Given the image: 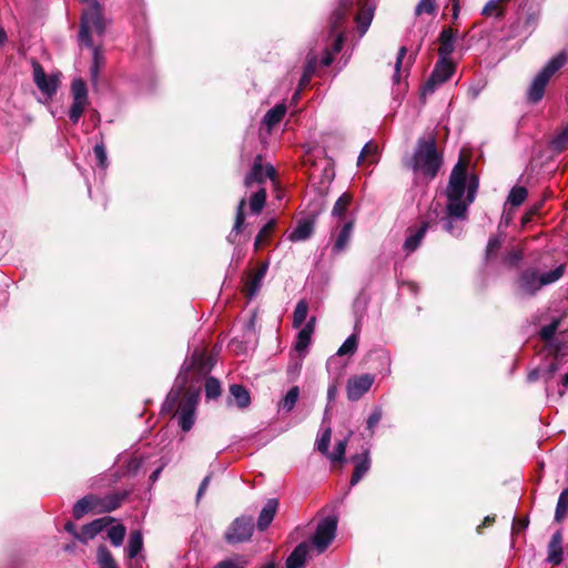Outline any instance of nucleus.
<instances>
[{
  "label": "nucleus",
  "mask_w": 568,
  "mask_h": 568,
  "mask_svg": "<svg viewBox=\"0 0 568 568\" xmlns=\"http://www.w3.org/2000/svg\"><path fill=\"white\" fill-rule=\"evenodd\" d=\"M310 546L307 542L298 544L286 560L287 568H303L308 555Z\"/></svg>",
  "instance_id": "nucleus-27"
},
{
  "label": "nucleus",
  "mask_w": 568,
  "mask_h": 568,
  "mask_svg": "<svg viewBox=\"0 0 568 568\" xmlns=\"http://www.w3.org/2000/svg\"><path fill=\"white\" fill-rule=\"evenodd\" d=\"M71 95L72 104L69 110V119L73 124H77L89 103L87 84L82 79L72 81Z\"/></svg>",
  "instance_id": "nucleus-8"
},
{
  "label": "nucleus",
  "mask_w": 568,
  "mask_h": 568,
  "mask_svg": "<svg viewBox=\"0 0 568 568\" xmlns=\"http://www.w3.org/2000/svg\"><path fill=\"white\" fill-rule=\"evenodd\" d=\"M558 325H559V321L555 320L550 324L544 326L540 329L539 335H540L541 341L544 342L542 352H546L549 349L550 343H560V342L565 341L564 336H556V331L558 328Z\"/></svg>",
  "instance_id": "nucleus-28"
},
{
  "label": "nucleus",
  "mask_w": 568,
  "mask_h": 568,
  "mask_svg": "<svg viewBox=\"0 0 568 568\" xmlns=\"http://www.w3.org/2000/svg\"><path fill=\"white\" fill-rule=\"evenodd\" d=\"M285 113V104H276L274 108L266 112L263 121L268 129H272L283 120Z\"/></svg>",
  "instance_id": "nucleus-33"
},
{
  "label": "nucleus",
  "mask_w": 568,
  "mask_h": 568,
  "mask_svg": "<svg viewBox=\"0 0 568 568\" xmlns=\"http://www.w3.org/2000/svg\"><path fill=\"white\" fill-rule=\"evenodd\" d=\"M566 52H560L554 57L544 69L535 77L531 85L528 90V100L532 103H537L544 97L545 89L550 78L567 62Z\"/></svg>",
  "instance_id": "nucleus-6"
},
{
  "label": "nucleus",
  "mask_w": 568,
  "mask_h": 568,
  "mask_svg": "<svg viewBox=\"0 0 568 568\" xmlns=\"http://www.w3.org/2000/svg\"><path fill=\"white\" fill-rule=\"evenodd\" d=\"M89 48H92L93 50L92 64L90 68L91 80L93 82H97L100 70L103 68L105 62L104 54L100 47H93V44L91 43Z\"/></svg>",
  "instance_id": "nucleus-32"
},
{
  "label": "nucleus",
  "mask_w": 568,
  "mask_h": 568,
  "mask_svg": "<svg viewBox=\"0 0 568 568\" xmlns=\"http://www.w3.org/2000/svg\"><path fill=\"white\" fill-rule=\"evenodd\" d=\"M377 154V146L373 144L372 142H368L364 145L359 156H358V164L363 163L365 159L367 158H375Z\"/></svg>",
  "instance_id": "nucleus-56"
},
{
  "label": "nucleus",
  "mask_w": 568,
  "mask_h": 568,
  "mask_svg": "<svg viewBox=\"0 0 568 568\" xmlns=\"http://www.w3.org/2000/svg\"><path fill=\"white\" fill-rule=\"evenodd\" d=\"M456 33L453 29H444L439 34V48L438 55L443 59H450V54L454 52V43Z\"/></svg>",
  "instance_id": "nucleus-23"
},
{
  "label": "nucleus",
  "mask_w": 568,
  "mask_h": 568,
  "mask_svg": "<svg viewBox=\"0 0 568 568\" xmlns=\"http://www.w3.org/2000/svg\"><path fill=\"white\" fill-rule=\"evenodd\" d=\"M552 149L561 152L568 145V126H566L560 133H558L551 141Z\"/></svg>",
  "instance_id": "nucleus-53"
},
{
  "label": "nucleus",
  "mask_w": 568,
  "mask_h": 568,
  "mask_svg": "<svg viewBox=\"0 0 568 568\" xmlns=\"http://www.w3.org/2000/svg\"><path fill=\"white\" fill-rule=\"evenodd\" d=\"M337 530V519L334 516H328L322 519L312 537V542L318 554L324 552L333 539Z\"/></svg>",
  "instance_id": "nucleus-7"
},
{
  "label": "nucleus",
  "mask_w": 568,
  "mask_h": 568,
  "mask_svg": "<svg viewBox=\"0 0 568 568\" xmlns=\"http://www.w3.org/2000/svg\"><path fill=\"white\" fill-rule=\"evenodd\" d=\"M428 226H429L428 222H424L420 226H418L416 229L415 227L407 229V236L403 244V248L406 252V254H410L418 248L423 239L426 235Z\"/></svg>",
  "instance_id": "nucleus-17"
},
{
  "label": "nucleus",
  "mask_w": 568,
  "mask_h": 568,
  "mask_svg": "<svg viewBox=\"0 0 568 568\" xmlns=\"http://www.w3.org/2000/svg\"><path fill=\"white\" fill-rule=\"evenodd\" d=\"M125 534H126V529L121 524L111 526L108 529V538L110 539L111 544L115 547H119L122 545Z\"/></svg>",
  "instance_id": "nucleus-44"
},
{
  "label": "nucleus",
  "mask_w": 568,
  "mask_h": 568,
  "mask_svg": "<svg viewBox=\"0 0 568 568\" xmlns=\"http://www.w3.org/2000/svg\"><path fill=\"white\" fill-rule=\"evenodd\" d=\"M347 439L336 443L333 453L326 455L332 462H343L346 453Z\"/></svg>",
  "instance_id": "nucleus-52"
},
{
  "label": "nucleus",
  "mask_w": 568,
  "mask_h": 568,
  "mask_svg": "<svg viewBox=\"0 0 568 568\" xmlns=\"http://www.w3.org/2000/svg\"><path fill=\"white\" fill-rule=\"evenodd\" d=\"M352 202V195L349 193H343L335 202L332 215L334 217L343 219L348 210Z\"/></svg>",
  "instance_id": "nucleus-36"
},
{
  "label": "nucleus",
  "mask_w": 568,
  "mask_h": 568,
  "mask_svg": "<svg viewBox=\"0 0 568 568\" xmlns=\"http://www.w3.org/2000/svg\"><path fill=\"white\" fill-rule=\"evenodd\" d=\"M465 217L466 215L464 217L453 216L447 211V216L443 219V229L454 236H459L462 234V227L455 223L454 220H465Z\"/></svg>",
  "instance_id": "nucleus-46"
},
{
  "label": "nucleus",
  "mask_w": 568,
  "mask_h": 568,
  "mask_svg": "<svg viewBox=\"0 0 568 568\" xmlns=\"http://www.w3.org/2000/svg\"><path fill=\"white\" fill-rule=\"evenodd\" d=\"M32 69L33 81L38 89L48 98H52L57 93L59 87V77L57 74L47 77L43 68L37 61L32 62Z\"/></svg>",
  "instance_id": "nucleus-12"
},
{
  "label": "nucleus",
  "mask_w": 568,
  "mask_h": 568,
  "mask_svg": "<svg viewBox=\"0 0 568 568\" xmlns=\"http://www.w3.org/2000/svg\"><path fill=\"white\" fill-rule=\"evenodd\" d=\"M568 513V487L565 488L558 498L556 511H555V520L561 521Z\"/></svg>",
  "instance_id": "nucleus-42"
},
{
  "label": "nucleus",
  "mask_w": 568,
  "mask_h": 568,
  "mask_svg": "<svg viewBox=\"0 0 568 568\" xmlns=\"http://www.w3.org/2000/svg\"><path fill=\"white\" fill-rule=\"evenodd\" d=\"M332 430L329 426L323 428L322 434L316 440V448L324 455H328Z\"/></svg>",
  "instance_id": "nucleus-48"
},
{
  "label": "nucleus",
  "mask_w": 568,
  "mask_h": 568,
  "mask_svg": "<svg viewBox=\"0 0 568 568\" xmlns=\"http://www.w3.org/2000/svg\"><path fill=\"white\" fill-rule=\"evenodd\" d=\"M549 379H547V376L545 375V382L547 384L546 386V394H547V397L550 399V400H558L560 399L564 394H565V390L568 388V372L565 373V375L562 376L561 378V389H559L557 393H552L550 390V386H549Z\"/></svg>",
  "instance_id": "nucleus-49"
},
{
  "label": "nucleus",
  "mask_w": 568,
  "mask_h": 568,
  "mask_svg": "<svg viewBox=\"0 0 568 568\" xmlns=\"http://www.w3.org/2000/svg\"><path fill=\"white\" fill-rule=\"evenodd\" d=\"M213 362L206 355L204 348H195L190 359H185L175 379V384L166 396L162 412L174 413L178 424L183 432H189L195 422V410L199 403V390L187 388L189 373L192 372L196 378L205 376L212 368Z\"/></svg>",
  "instance_id": "nucleus-1"
},
{
  "label": "nucleus",
  "mask_w": 568,
  "mask_h": 568,
  "mask_svg": "<svg viewBox=\"0 0 568 568\" xmlns=\"http://www.w3.org/2000/svg\"><path fill=\"white\" fill-rule=\"evenodd\" d=\"M268 268V263H261L258 268L248 276L244 292L248 298H253L262 286V281L264 280L266 272Z\"/></svg>",
  "instance_id": "nucleus-18"
},
{
  "label": "nucleus",
  "mask_w": 568,
  "mask_h": 568,
  "mask_svg": "<svg viewBox=\"0 0 568 568\" xmlns=\"http://www.w3.org/2000/svg\"><path fill=\"white\" fill-rule=\"evenodd\" d=\"M315 69H316V58L314 55L308 57L304 73L300 80L298 89L295 91V93L293 95V100L298 99L301 91L303 90V88H305L308 84L311 77L314 73Z\"/></svg>",
  "instance_id": "nucleus-34"
},
{
  "label": "nucleus",
  "mask_w": 568,
  "mask_h": 568,
  "mask_svg": "<svg viewBox=\"0 0 568 568\" xmlns=\"http://www.w3.org/2000/svg\"><path fill=\"white\" fill-rule=\"evenodd\" d=\"M407 49L406 47H400L397 53V59L395 63V74H394V81L399 82V75H400V67L403 59L406 57Z\"/></svg>",
  "instance_id": "nucleus-59"
},
{
  "label": "nucleus",
  "mask_w": 568,
  "mask_h": 568,
  "mask_svg": "<svg viewBox=\"0 0 568 568\" xmlns=\"http://www.w3.org/2000/svg\"><path fill=\"white\" fill-rule=\"evenodd\" d=\"M275 176V170L272 165H266L265 168L262 164L261 156H257L254 160L253 166L248 174L245 176L244 184L246 187H250L253 183L262 184L266 181V179L273 180Z\"/></svg>",
  "instance_id": "nucleus-14"
},
{
  "label": "nucleus",
  "mask_w": 568,
  "mask_h": 568,
  "mask_svg": "<svg viewBox=\"0 0 568 568\" xmlns=\"http://www.w3.org/2000/svg\"><path fill=\"white\" fill-rule=\"evenodd\" d=\"M528 526V519L527 518H514L513 521V530L519 531L524 530Z\"/></svg>",
  "instance_id": "nucleus-61"
},
{
  "label": "nucleus",
  "mask_w": 568,
  "mask_h": 568,
  "mask_svg": "<svg viewBox=\"0 0 568 568\" xmlns=\"http://www.w3.org/2000/svg\"><path fill=\"white\" fill-rule=\"evenodd\" d=\"M356 349H357V335L352 334L341 345L336 355H338V356L353 355L356 352Z\"/></svg>",
  "instance_id": "nucleus-47"
},
{
  "label": "nucleus",
  "mask_w": 568,
  "mask_h": 568,
  "mask_svg": "<svg viewBox=\"0 0 568 568\" xmlns=\"http://www.w3.org/2000/svg\"><path fill=\"white\" fill-rule=\"evenodd\" d=\"M382 415L383 414L381 407H376L369 415L367 419V428L371 430L372 434L374 433L375 426L381 422Z\"/></svg>",
  "instance_id": "nucleus-58"
},
{
  "label": "nucleus",
  "mask_w": 568,
  "mask_h": 568,
  "mask_svg": "<svg viewBox=\"0 0 568 568\" xmlns=\"http://www.w3.org/2000/svg\"><path fill=\"white\" fill-rule=\"evenodd\" d=\"M562 532L557 530L552 536L548 545V557L547 560L552 565H559L564 558L562 550Z\"/></svg>",
  "instance_id": "nucleus-21"
},
{
  "label": "nucleus",
  "mask_w": 568,
  "mask_h": 568,
  "mask_svg": "<svg viewBox=\"0 0 568 568\" xmlns=\"http://www.w3.org/2000/svg\"><path fill=\"white\" fill-rule=\"evenodd\" d=\"M97 562L100 568H120L111 551L103 545L98 548Z\"/></svg>",
  "instance_id": "nucleus-35"
},
{
  "label": "nucleus",
  "mask_w": 568,
  "mask_h": 568,
  "mask_svg": "<svg viewBox=\"0 0 568 568\" xmlns=\"http://www.w3.org/2000/svg\"><path fill=\"white\" fill-rule=\"evenodd\" d=\"M308 314V304L305 300L298 301L293 313V327L297 328L303 325Z\"/></svg>",
  "instance_id": "nucleus-39"
},
{
  "label": "nucleus",
  "mask_w": 568,
  "mask_h": 568,
  "mask_svg": "<svg viewBox=\"0 0 568 568\" xmlns=\"http://www.w3.org/2000/svg\"><path fill=\"white\" fill-rule=\"evenodd\" d=\"M141 465H142L141 459H139L138 457H132V458H130V460L126 465V470L130 474H135L139 470V468L141 467Z\"/></svg>",
  "instance_id": "nucleus-60"
},
{
  "label": "nucleus",
  "mask_w": 568,
  "mask_h": 568,
  "mask_svg": "<svg viewBox=\"0 0 568 568\" xmlns=\"http://www.w3.org/2000/svg\"><path fill=\"white\" fill-rule=\"evenodd\" d=\"M315 317H311L304 327L297 334L295 342V351L300 354H304L311 344L312 334L314 332Z\"/></svg>",
  "instance_id": "nucleus-24"
},
{
  "label": "nucleus",
  "mask_w": 568,
  "mask_h": 568,
  "mask_svg": "<svg viewBox=\"0 0 568 568\" xmlns=\"http://www.w3.org/2000/svg\"><path fill=\"white\" fill-rule=\"evenodd\" d=\"M230 398L241 409L247 408L251 404V396L248 390L239 384H233L230 386Z\"/></svg>",
  "instance_id": "nucleus-29"
},
{
  "label": "nucleus",
  "mask_w": 568,
  "mask_h": 568,
  "mask_svg": "<svg viewBox=\"0 0 568 568\" xmlns=\"http://www.w3.org/2000/svg\"><path fill=\"white\" fill-rule=\"evenodd\" d=\"M374 383V376L371 374H363L354 376L347 382V398L352 402L358 400L366 394Z\"/></svg>",
  "instance_id": "nucleus-13"
},
{
  "label": "nucleus",
  "mask_w": 568,
  "mask_h": 568,
  "mask_svg": "<svg viewBox=\"0 0 568 568\" xmlns=\"http://www.w3.org/2000/svg\"><path fill=\"white\" fill-rule=\"evenodd\" d=\"M300 397V388L298 386H293L288 389L286 395L283 397V399L280 402V408H282L285 412H291L297 399Z\"/></svg>",
  "instance_id": "nucleus-40"
},
{
  "label": "nucleus",
  "mask_w": 568,
  "mask_h": 568,
  "mask_svg": "<svg viewBox=\"0 0 568 568\" xmlns=\"http://www.w3.org/2000/svg\"><path fill=\"white\" fill-rule=\"evenodd\" d=\"M112 517H102L95 519L87 525H84L80 532H75L74 537L87 544L89 540L93 539L98 534H100L105 527H108L111 523H113Z\"/></svg>",
  "instance_id": "nucleus-15"
},
{
  "label": "nucleus",
  "mask_w": 568,
  "mask_h": 568,
  "mask_svg": "<svg viewBox=\"0 0 568 568\" xmlns=\"http://www.w3.org/2000/svg\"><path fill=\"white\" fill-rule=\"evenodd\" d=\"M501 239L500 236H491L488 241L487 248H486V257L490 258L494 254L497 253V251L501 246Z\"/></svg>",
  "instance_id": "nucleus-55"
},
{
  "label": "nucleus",
  "mask_w": 568,
  "mask_h": 568,
  "mask_svg": "<svg viewBox=\"0 0 568 568\" xmlns=\"http://www.w3.org/2000/svg\"><path fill=\"white\" fill-rule=\"evenodd\" d=\"M547 357H551V362L547 367V379L560 371L568 363V342L550 343L549 349L545 352Z\"/></svg>",
  "instance_id": "nucleus-11"
},
{
  "label": "nucleus",
  "mask_w": 568,
  "mask_h": 568,
  "mask_svg": "<svg viewBox=\"0 0 568 568\" xmlns=\"http://www.w3.org/2000/svg\"><path fill=\"white\" fill-rule=\"evenodd\" d=\"M374 17V8L367 3L361 4L358 12L355 16V22L357 24V29L359 36H364L368 30L372 20Z\"/></svg>",
  "instance_id": "nucleus-26"
},
{
  "label": "nucleus",
  "mask_w": 568,
  "mask_h": 568,
  "mask_svg": "<svg viewBox=\"0 0 568 568\" xmlns=\"http://www.w3.org/2000/svg\"><path fill=\"white\" fill-rule=\"evenodd\" d=\"M437 4L436 0H419L415 7V16H422L424 13L434 14L436 12Z\"/></svg>",
  "instance_id": "nucleus-50"
},
{
  "label": "nucleus",
  "mask_w": 568,
  "mask_h": 568,
  "mask_svg": "<svg viewBox=\"0 0 568 568\" xmlns=\"http://www.w3.org/2000/svg\"><path fill=\"white\" fill-rule=\"evenodd\" d=\"M143 538L139 530L132 531L128 544V557L134 558L142 550Z\"/></svg>",
  "instance_id": "nucleus-37"
},
{
  "label": "nucleus",
  "mask_w": 568,
  "mask_h": 568,
  "mask_svg": "<svg viewBox=\"0 0 568 568\" xmlns=\"http://www.w3.org/2000/svg\"><path fill=\"white\" fill-rule=\"evenodd\" d=\"M528 191L524 186H514L509 195L507 197V202L510 203L513 206H519L521 205L525 200L527 199Z\"/></svg>",
  "instance_id": "nucleus-45"
},
{
  "label": "nucleus",
  "mask_w": 568,
  "mask_h": 568,
  "mask_svg": "<svg viewBox=\"0 0 568 568\" xmlns=\"http://www.w3.org/2000/svg\"><path fill=\"white\" fill-rule=\"evenodd\" d=\"M481 14L485 17L503 18L505 8L501 6L500 0H489L483 8Z\"/></svg>",
  "instance_id": "nucleus-41"
},
{
  "label": "nucleus",
  "mask_w": 568,
  "mask_h": 568,
  "mask_svg": "<svg viewBox=\"0 0 568 568\" xmlns=\"http://www.w3.org/2000/svg\"><path fill=\"white\" fill-rule=\"evenodd\" d=\"M352 6L353 0H341L339 6L332 13V33L335 38L331 49H326L322 58L321 63L325 67H328L332 63L334 54L338 53L343 48L345 36L343 32H339L338 29L345 21L348 10Z\"/></svg>",
  "instance_id": "nucleus-5"
},
{
  "label": "nucleus",
  "mask_w": 568,
  "mask_h": 568,
  "mask_svg": "<svg viewBox=\"0 0 568 568\" xmlns=\"http://www.w3.org/2000/svg\"><path fill=\"white\" fill-rule=\"evenodd\" d=\"M254 530L252 517H239L229 527L225 532V539L230 544H237L246 541L251 538Z\"/></svg>",
  "instance_id": "nucleus-10"
},
{
  "label": "nucleus",
  "mask_w": 568,
  "mask_h": 568,
  "mask_svg": "<svg viewBox=\"0 0 568 568\" xmlns=\"http://www.w3.org/2000/svg\"><path fill=\"white\" fill-rule=\"evenodd\" d=\"M278 507V501L275 498H271L266 501L264 507L262 508L258 519H257V528L260 530H265L274 519Z\"/></svg>",
  "instance_id": "nucleus-25"
},
{
  "label": "nucleus",
  "mask_w": 568,
  "mask_h": 568,
  "mask_svg": "<svg viewBox=\"0 0 568 568\" xmlns=\"http://www.w3.org/2000/svg\"><path fill=\"white\" fill-rule=\"evenodd\" d=\"M313 231L314 222L312 220H303L291 232L288 239L293 242L305 241L312 235Z\"/></svg>",
  "instance_id": "nucleus-31"
},
{
  "label": "nucleus",
  "mask_w": 568,
  "mask_h": 568,
  "mask_svg": "<svg viewBox=\"0 0 568 568\" xmlns=\"http://www.w3.org/2000/svg\"><path fill=\"white\" fill-rule=\"evenodd\" d=\"M352 459L355 466L351 478V485L355 486L367 474V471L371 468L369 452L365 450L361 455H355Z\"/></svg>",
  "instance_id": "nucleus-20"
},
{
  "label": "nucleus",
  "mask_w": 568,
  "mask_h": 568,
  "mask_svg": "<svg viewBox=\"0 0 568 568\" xmlns=\"http://www.w3.org/2000/svg\"><path fill=\"white\" fill-rule=\"evenodd\" d=\"M274 226H275V221L271 220L260 230V232L257 233V235L255 237V242H254V247L256 251L261 250L265 245L267 237L271 235V233L274 230Z\"/></svg>",
  "instance_id": "nucleus-43"
},
{
  "label": "nucleus",
  "mask_w": 568,
  "mask_h": 568,
  "mask_svg": "<svg viewBox=\"0 0 568 568\" xmlns=\"http://www.w3.org/2000/svg\"><path fill=\"white\" fill-rule=\"evenodd\" d=\"M98 496L87 495L78 500L72 509L73 517L75 519L82 518L89 511L98 514Z\"/></svg>",
  "instance_id": "nucleus-22"
},
{
  "label": "nucleus",
  "mask_w": 568,
  "mask_h": 568,
  "mask_svg": "<svg viewBox=\"0 0 568 568\" xmlns=\"http://www.w3.org/2000/svg\"><path fill=\"white\" fill-rule=\"evenodd\" d=\"M521 258H523V253L520 251H516V250H513L511 252H509L508 257H507L508 263H510L511 265L517 264Z\"/></svg>",
  "instance_id": "nucleus-62"
},
{
  "label": "nucleus",
  "mask_w": 568,
  "mask_h": 568,
  "mask_svg": "<svg viewBox=\"0 0 568 568\" xmlns=\"http://www.w3.org/2000/svg\"><path fill=\"white\" fill-rule=\"evenodd\" d=\"M246 561L236 558H229L220 561L216 568H245Z\"/></svg>",
  "instance_id": "nucleus-57"
},
{
  "label": "nucleus",
  "mask_w": 568,
  "mask_h": 568,
  "mask_svg": "<svg viewBox=\"0 0 568 568\" xmlns=\"http://www.w3.org/2000/svg\"><path fill=\"white\" fill-rule=\"evenodd\" d=\"M94 156L97 159V163L101 169H105L108 166V156L105 146L103 143L95 144L94 149Z\"/></svg>",
  "instance_id": "nucleus-54"
},
{
  "label": "nucleus",
  "mask_w": 568,
  "mask_h": 568,
  "mask_svg": "<svg viewBox=\"0 0 568 568\" xmlns=\"http://www.w3.org/2000/svg\"><path fill=\"white\" fill-rule=\"evenodd\" d=\"M546 371H547V369L541 371L540 368H536V369L531 371V372L528 374V377H527L528 382H536V381L539 378V376H540V374H541V373H542V376L545 377V372H546Z\"/></svg>",
  "instance_id": "nucleus-64"
},
{
  "label": "nucleus",
  "mask_w": 568,
  "mask_h": 568,
  "mask_svg": "<svg viewBox=\"0 0 568 568\" xmlns=\"http://www.w3.org/2000/svg\"><path fill=\"white\" fill-rule=\"evenodd\" d=\"M442 160L437 153L436 140L433 135L420 138L413 158L410 160V168L415 172H422L429 179H434L440 168Z\"/></svg>",
  "instance_id": "nucleus-4"
},
{
  "label": "nucleus",
  "mask_w": 568,
  "mask_h": 568,
  "mask_svg": "<svg viewBox=\"0 0 568 568\" xmlns=\"http://www.w3.org/2000/svg\"><path fill=\"white\" fill-rule=\"evenodd\" d=\"M353 229L354 222L347 221L337 230V235L332 247L334 254H339L346 250L353 234Z\"/></svg>",
  "instance_id": "nucleus-19"
},
{
  "label": "nucleus",
  "mask_w": 568,
  "mask_h": 568,
  "mask_svg": "<svg viewBox=\"0 0 568 568\" xmlns=\"http://www.w3.org/2000/svg\"><path fill=\"white\" fill-rule=\"evenodd\" d=\"M266 202V190L261 187L250 199V210L253 214H260Z\"/></svg>",
  "instance_id": "nucleus-38"
},
{
  "label": "nucleus",
  "mask_w": 568,
  "mask_h": 568,
  "mask_svg": "<svg viewBox=\"0 0 568 568\" xmlns=\"http://www.w3.org/2000/svg\"><path fill=\"white\" fill-rule=\"evenodd\" d=\"M467 180V164L459 161L453 169L449 183L447 186L448 205L447 211L450 215L457 217H464L467 212L468 205L475 199V192L477 184H470L468 186L467 201H463V196L466 190Z\"/></svg>",
  "instance_id": "nucleus-3"
},
{
  "label": "nucleus",
  "mask_w": 568,
  "mask_h": 568,
  "mask_svg": "<svg viewBox=\"0 0 568 568\" xmlns=\"http://www.w3.org/2000/svg\"><path fill=\"white\" fill-rule=\"evenodd\" d=\"M205 395L207 398H216L221 395L220 382L214 377H209L205 382Z\"/></svg>",
  "instance_id": "nucleus-51"
},
{
  "label": "nucleus",
  "mask_w": 568,
  "mask_h": 568,
  "mask_svg": "<svg viewBox=\"0 0 568 568\" xmlns=\"http://www.w3.org/2000/svg\"><path fill=\"white\" fill-rule=\"evenodd\" d=\"M454 72L455 64L450 59L438 58L429 79L423 88L424 94L433 93L437 87L447 82Z\"/></svg>",
  "instance_id": "nucleus-9"
},
{
  "label": "nucleus",
  "mask_w": 568,
  "mask_h": 568,
  "mask_svg": "<svg viewBox=\"0 0 568 568\" xmlns=\"http://www.w3.org/2000/svg\"><path fill=\"white\" fill-rule=\"evenodd\" d=\"M129 491L128 490H121L115 491L112 494H109L104 497H98V514L101 513H111L115 509H118L124 500L128 498Z\"/></svg>",
  "instance_id": "nucleus-16"
},
{
  "label": "nucleus",
  "mask_w": 568,
  "mask_h": 568,
  "mask_svg": "<svg viewBox=\"0 0 568 568\" xmlns=\"http://www.w3.org/2000/svg\"><path fill=\"white\" fill-rule=\"evenodd\" d=\"M552 256L542 254L536 264L521 272L518 277V291L524 296H534L544 286L550 285L559 281L565 271V264H558L554 268L547 271L552 265Z\"/></svg>",
  "instance_id": "nucleus-2"
},
{
  "label": "nucleus",
  "mask_w": 568,
  "mask_h": 568,
  "mask_svg": "<svg viewBox=\"0 0 568 568\" xmlns=\"http://www.w3.org/2000/svg\"><path fill=\"white\" fill-rule=\"evenodd\" d=\"M209 483H210V476H206V477L202 480V483H201V485H200V487H199L197 495H196V499H197V500H199V499L204 495V493H205V490H206V488H207V486H209Z\"/></svg>",
  "instance_id": "nucleus-63"
},
{
  "label": "nucleus",
  "mask_w": 568,
  "mask_h": 568,
  "mask_svg": "<svg viewBox=\"0 0 568 568\" xmlns=\"http://www.w3.org/2000/svg\"><path fill=\"white\" fill-rule=\"evenodd\" d=\"M245 206H246V199L242 197L236 207V215H235V222H234L233 229L227 236V241L232 244L235 243V237L243 229V225L245 222V214H244Z\"/></svg>",
  "instance_id": "nucleus-30"
}]
</instances>
